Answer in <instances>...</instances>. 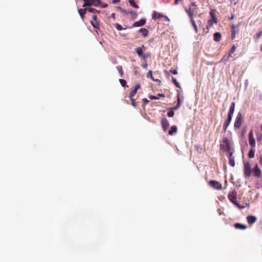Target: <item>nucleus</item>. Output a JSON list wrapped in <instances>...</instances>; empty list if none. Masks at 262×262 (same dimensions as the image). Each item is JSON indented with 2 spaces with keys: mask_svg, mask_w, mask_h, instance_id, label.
<instances>
[{
  "mask_svg": "<svg viewBox=\"0 0 262 262\" xmlns=\"http://www.w3.org/2000/svg\"><path fill=\"white\" fill-rule=\"evenodd\" d=\"M235 103L234 102H232L230 105L229 110L228 113V117L227 119L225 121L224 124H223V129L224 132H226L228 126L229 125L232 119V117L235 111Z\"/></svg>",
  "mask_w": 262,
  "mask_h": 262,
  "instance_id": "obj_1",
  "label": "nucleus"
},
{
  "mask_svg": "<svg viewBox=\"0 0 262 262\" xmlns=\"http://www.w3.org/2000/svg\"><path fill=\"white\" fill-rule=\"evenodd\" d=\"M220 149L227 152L231 151V144L227 138L223 139L222 143L220 144Z\"/></svg>",
  "mask_w": 262,
  "mask_h": 262,
  "instance_id": "obj_2",
  "label": "nucleus"
},
{
  "mask_svg": "<svg viewBox=\"0 0 262 262\" xmlns=\"http://www.w3.org/2000/svg\"><path fill=\"white\" fill-rule=\"evenodd\" d=\"M84 3L83 4L82 7H85L87 6H94L95 7H98L101 4L100 0H82Z\"/></svg>",
  "mask_w": 262,
  "mask_h": 262,
  "instance_id": "obj_3",
  "label": "nucleus"
},
{
  "mask_svg": "<svg viewBox=\"0 0 262 262\" xmlns=\"http://www.w3.org/2000/svg\"><path fill=\"white\" fill-rule=\"evenodd\" d=\"M243 117L241 113H238L236 117V119L234 124V127L235 128L238 129L241 127V125L243 122Z\"/></svg>",
  "mask_w": 262,
  "mask_h": 262,
  "instance_id": "obj_4",
  "label": "nucleus"
},
{
  "mask_svg": "<svg viewBox=\"0 0 262 262\" xmlns=\"http://www.w3.org/2000/svg\"><path fill=\"white\" fill-rule=\"evenodd\" d=\"M244 173L246 178H248L251 174V164L249 162L244 163Z\"/></svg>",
  "mask_w": 262,
  "mask_h": 262,
  "instance_id": "obj_5",
  "label": "nucleus"
},
{
  "mask_svg": "<svg viewBox=\"0 0 262 262\" xmlns=\"http://www.w3.org/2000/svg\"><path fill=\"white\" fill-rule=\"evenodd\" d=\"M208 185L216 190H222L223 188L221 183L215 180H210L208 182Z\"/></svg>",
  "mask_w": 262,
  "mask_h": 262,
  "instance_id": "obj_6",
  "label": "nucleus"
},
{
  "mask_svg": "<svg viewBox=\"0 0 262 262\" xmlns=\"http://www.w3.org/2000/svg\"><path fill=\"white\" fill-rule=\"evenodd\" d=\"M248 136L249 145L252 148H254L255 147L256 144L255 138L253 136V132L252 129L250 130Z\"/></svg>",
  "mask_w": 262,
  "mask_h": 262,
  "instance_id": "obj_7",
  "label": "nucleus"
},
{
  "mask_svg": "<svg viewBox=\"0 0 262 262\" xmlns=\"http://www.w3.org/2000/svg\"><path fill=\"white\" fill-rule=\"evenodd\" d=\"M236 196L237 192L235 190L230 191L228 195V198L229 200L234 204H236Z\"/></svg>",
  "mask_w": 262,
  "mask_h": 262,
  "instance_id": "obj_8",
  "label": "nucleus"
},
{
  "mask_svg": "<svg viewBox=\"0 0 262 262\" xmlns=\"http://www.w3.org/2000/svg\"><path fill=\"white\" fill-rule=\"evenodd\" d=\"M140 88H141V86H140V84H136L134 88L132 90L131 92H130L129 96V98H132V97H134V96L136 94L138 90L140 89Z\"/></svg>",
  "mask_w": 262,
  "mask_h": 262,
  "instance_id": "obj_9",
  "label": "nucleus"
},
{
  "mask_svg": "<svg viewBox=\"0 0 262 262\" xmlns=\"http://www.w3.org/2000/svg\"><path fill=\"white\" fill-rule=\"evenodd\" d=\"M144 46H142L141 47L137 48L136 50V53L138 54L139 57H142L143 59H145L146 58V56L145 55H143V48H144Z\"/></svg>",
  "mask_w": 262,
  "mask_h": 262,
  "instance_id": "obj_10",
  "label": "nucleus"
},
{
  "mask_svg": "<svg viewBox=\"0 0 262 262\" xmlns=\"http://www.w3.org/2000/svg\"><path fill=\"white\" fill-rule=\"evenodd\" d=\"M93 21H91V24L93 26V27L95 28H98L99 26V23L97 21V17L96 15H93L92 16Z\"/></svg>",
  "mask_w": 262,
  "mask_h": 262,
  "instance_id": "obj_11",
  "label": "nucleus"
},
{
  "mask_svg": "<svg viewBox=\"0 0 262 262\" xmlns=\"http://www.w3.org/2000/svg\"><path fill=\"white\" fill-rule=\"evenodd\" d=\"M253 171L254 176L258 177V178H259L261 176V170H260V168L258 167L257 164L255 165Z\"/></svg>",
  "mask_w": 262,
  "mask_h": 262,
  "instance_id": "obj_12",
  "label": "nucleus"
},
{
  "mask_svg": "<svg viewBox=\"0 0 262 262\" xmlns=\"http://www.w3.org/2000/svg\"><path fill=\"white\" fill-rule=\"evenodd\" d=\"M228 153L229 154V164L231 166L234 167L235 166V161L234 158L233 156V152L230 151L228 152Z\"/></svg>",
  "mask_w": 262,
  "mask_h": 262,
  "instance_id": "obj_13",
  "label": "nucleus"
},
{
  "mask_svg": "<svg viewBox=\"0 0 262 262\" xmlns=\"http://www.w3.org/2000/svg\"><path fill=\"white\" fill-rule=\"evenodd\" d=\"M247 220L249 224L252 225L256 222L257 218L253 215H248Z\"/></svg>",
  "mask_w": 262,
  "mask_h": 262,
  "instance_id": "obj_14",
  "label": "nucleus"
},
{
  "mask_svg": "<svg viewBox=\"0 0 262 262\" xmlns=\"http://www.w3.org/2000/svg\"><path fill=\"white\" fill-rule=\"evenodd\" d=\"M234 227L235 228L240 230H245L247 228V226L246 225L238 223H235L234 224Z\"/></svg>",
  "mask_w": 262,
  "mask_h": 262,
  "instance_id": "obj_15",
  "label": "nucleus"
},
{
  "mask_svg": "<svg viewBox=\"0 0 262 262\" xmlns=\"http://www.w3.org/2000/svg\"><path fill=\"white\" fill-rule=\"evenodd\" d=\"M145 23V19H141L139 21H136L133 24V27H140L144 25Z\"/></svg>",
  "mask_w": 262,
  "mask_h": 262,
  "instance_id": "obj_16",
  "label": "nucleus"
},
{
  "mask_svg": "<svg viewBox=\"0 0 262 262\" xmlns=\"http://www.w3.org/2000/svg\"><path fill=\"white\" fill-rule=\"evenodd\" d=\"M221 34L219 32H216L213 35V39L215 41H220L221 39Z\"/></svg>",
  "mask_w": 262,
  "mask_h": 262,
  "instance_id": "obj_17",
  "label": "nucleus"
},
{
  "mask_svg": "<svg viewBox=\"0 0 262 262\" xmlns=\"http://www.w3.org/2000/svg\"><path fill=\"white\" fill-rule=\"evenodd\" d=\"M236 50V47L235 45H233L232 48H231L230 49V52L229 53V54L228 55V56H227V58L226 59H225V60H228L229 58L231 56V54H233L235 51Z\"/></svg>",
  "mask_w": 262,
  "mask_h": 262,
  "instance_id": "obj_18",
  "label": "nucleus"
},
{
  "mask_svg": "<svg viewBox=\"0 0 262 262\" xmlns=\"http://www.w3.org/2000/svg\"><path fill=\"white\" fill-rule=\"evenodd\" d=\"M177 127L176 125H173L171 127L170 129L168 131V134L169 135H172L174 133L177 132Z\"/></svg>",
  "mask_w": 262,
  "mask_h": 262,
  "instance_id": "obj_19",
  "label": "nucleus"
},
{
  "mask_svg": "<svg viewBox=\"0 0 262 262\" xmlns=\"http://www.w3.org/2000/svg\"><path fill=\"white\" fill-rule=\"evenodd\" d=\"M86 10H87V9H86V8H85V9H79L78 10V13H79V15H80V16H81V18L82 19H83L84 18V14L86 13Z\"/></svg>",
  "mask_w": 262,
  "mask_h": 262,
  "instance_id": "obj_20",
  "label": "nucleus"
},
{
  "mask_svg": "<svg viewBox=\"0 0 262 262\" xmlns=\"http://www.w3.org/2000/svg\"><path fill=\"white\" fill-rule=\"evenodd\" d=\"M184 100V96L183 95H181L180 94H178L177 95V103H180V105L182 104Z\"/></svg>",
  "mask_w": 262,
  "mask_h": 262,
  "instance_id": "obj_21",
  "label": "nucleus"
},
{
  "mask_svg": "<svg viewBox=\"0 0 262 262\" xmlns=\"http://www.w3.org/2000/svg\"><path fill=\"white\" fill-rule=\"evenodd\" d=\"M187 14L190 17V20L193 19V13L191 10L190 8L185 9Z\"/></svg>",
  "mask_w": 262,
  "mask_h": 262,
  "instance_id": "obj_22",
  "label": "nucleus"
},
{
  "mask_svg": "<svg viewBox=\"0 0 262 262\" xmlns=\"http://www.w3.org/2000/svg\"><path fill=\"white\" fill-rule=\"evenodd\" d=\"M162 16H163L161 14V13L156 12V11L154 12V13L152 14V18L155 19H157V18H161Z\"/></svg>",
  "mask_w": 262,
  "mask_h": 262,
  "instance_id": "obj_23",
  "label": "nucleus"
},
{
  "mask_svg": "<svg viewBox=\"0 0 262 262\" xmlns=\"http://www.w3.org/2000/svg\"><path fill=\"white\" fill-rule=\"evenodd\" d=\"M253 148H252V149H251L249 152L248 157L249 158H253L254 157L255 150Z\"/></svg>",
  "mask_w": 262,
  "mask_h": 262,
  "instance_id": "obj_24",
  "label": "nucleus"
},
{
  "mask_svg": "<svg viewBox=\"0 0 262 262\" xmlns=\"http://www.w3.org/2000/svg\"><path fill=\"white\" fill-rule=\"evenodd\" d=\"M139 31L140 32L142 33L144 36H147L148 33V30L145 28H141L139 30Z\"/></svg>",
  "mask_w": 262,
  "mask_h": 262,
  "instance_id": "obj_25",
  "label": "nucleus"
},
{
  "mask_svg": "<svg viewBox=\"0 0 262 262\" xmlns=\"http://www.w3.org/2000/svg\"><path fill=\"white\" fill-rule=\"evenodd\" d=\"M231 29H232L231 38L232 40H233L235 37V26L234 25H232Z\"/></svg>",
  "mask_w": 262,
  "mask_h": 262,
  "instance_id": "obj_26",
  "label": "nucleus"
},
{
  "mask_svg": "<svg viewBox=\"0 0 262 262\" xmlns=\"http://www.w3.org/2000/svg\"><path fill=\"white\" fill-rule=\"evenodd\" d=\"M128 2L131 6L135 8H138L139 6L137 4H136L135 1L134 0H129Z\"/></svg>",
  "mask_w": 262,
  "mask_h": 262,
  "instance_id": "obj_27",
  "label": "nucleus"
},
{
  "mask_svg": "<svg viewBox=\"0 0 262 262\" xmlns=\"http://www.w3.org/2000/svg\"><path fill=\"white\" fill-rule=\"evenodd\" d=\"M190 21H191V24H192V26H193V27L194 28L195 32L196 33H197L198 32V27H197V26H196V25L195 24V22L194 19L191 20Z\"/></svg>",
  "mask_w": 262,
  "mask_h": 262,
  "instance_id": "obj_28",
  "label": "nucleus"
},
{
  "mask_svg": "<svg viewBox=\"0 0 262 262\" xmlns=\"http://www.w3.org/2000/svg\"><path fill=\"white\" fill-rule=\"evenodd\" d=\"M172 81L173 82V83L174 84V85H176V86L177 88H180V84L177 81V79L174 77H172Z\"/></svg>",
  "mask_w": 262,
  "mask_h": 262,
  "instance_id": "obj_29",
  "label": "nucleus"
},
{
  "mask_svg": "<svg viewBox=\"0 0 262 262\" xmlns=\"http://www.w3.org/2000/svg\"><path fill=\"white\" fill-rule=\"evenodd\" d=\"M119 82L123 87H128V86L126 85V82L124 79H120Z\"/></svg>",
  "mask_w": 262,
  "mask_h": 262,
  "instance_id": "obj_30",
  "label": "nucleus"
},
{
  "mask_svg": "<svg viewBox=\"0 0 262 262\" xmlns=\"http://www.w3.org/2000/svg\"><path fill=\"white\" fill-rule=\"evenodd\" d=\"M174 112L172 108H170L169 112L167 113V116L169 117H172L174 116Z\"/></svg>",
  "mask_w": 262,
  "mask_h": 262,
  "instance_id": "obj_31",
  "label": "nucleus"
},
{
  "mask_svg": "<svg viewBox=\"0 0 262 262\" xmlns=\"http://www.w3.org/2000/svg\"><path fill=\"white\" fill-rule=\"evenodd\" d=\"M256 139L258 142H260L262 141V133L257 134Z\"/></svg>",
  "mask_w": 262,
  "mask_h": 262,
  "instance_id": "obj_32",
  "label": "nucleus"
},
{
  "mask_svg": "<svg viewBox=\"0 0 262 262\" xmlns=\"http://www.w3.org/2000/svg\"><path fill=\"white\" fill-rule=\"evenodd\" d=\"M117 69L118 70V72H119V74L122 76V75L123 74V70H122V66H118L117 67Z\"/></svg>",
  "mask_w": 262,
  "mask_h": 262,
  "instance_id": "obj_33",
  "label": "nucleus"
},
{
  "mask_svg": "<svg viewBox=\"0 0 262 262\" xmlns=\"http://www.w3.org/2000/svg\"><path fill=\"white\" fill-rule=\"evenodd\" d=\"M126 14H130V15H133L134 17H136L137 16V13L133 11H125Z\"/></svg>",
  "mask_w": 262,
  "mask_h": 262,
  "instance_id": "obj_34",
  "label": "nucleus"
},
{
  "mask_svg": "<svg viewBox=\"0 0 262 262\" xmlns=\"http://www.w3.org/2000/svg\"><path fill=\"white\" fill-rule=\"evenodd\" d=\"M87 10L86 11H88V12H92V13H95V12H98L97 11L96 9H94V8H86Z\"/></svg>",
  "mask_w": 262,
  "mask_h": 262,
  "instance_id": "obj_35",
  "label": "nucleus"
},
{
  "mask_svg": "<svg viewBox=\"0 0 262 262\" xmlns=\"http://www.w3.org/2000/svg\"><path fill=\"white\" fill-rule=\"evenodd\" d=\"M115 26L118 31H121L123 29L122 26L119 24H115Z\"/></svg>",
  "mask_w": 262,
  "mask_h": 262,
  "instance_id": "obj_36",
  "label": "nucleus"
},
{
  "mask_svg": "<svg viewBox=\"0 0 262 262\" xmlns=\"http://www.w3.org/2000/svg\"><path fill=\"white\" fill-rule=\"evenodd\" d=\"M131 102H132V105L134 106V107L136 106V103L135 101V100L132 97V98H129Z\"/></svg>",
  "mask_w": 262,
  "mask_h": 262,
  "instance_id": "obj_37",
  "label": "nucleus"
},
{
  "mask_svg": "<svg viewBox=\"0 0 262 262\" xmlns=\"http://www.w3.org/2000/svg\"><path fill=\"white\" fill-rule=\"evenodd\" d=\"M195 149L199 152L202 150V147L200 145H195Z\"/></svg>",
  "mask_w": 262,
  "mask_h": 262,
  "instance_id": "obj_38",
  "label": "nucleus"
},
{
  "mask_svg": "<svg viewBox=\"0 0 262 262\" xmlns=\"http://www.w3.org/2000/svg\"><path fill=\"white\" fill-rule=\"evenodd\" d=\"M147 78H149V77H151L152 79H153L152 78V72L151 71H149L147 74Z\"/></svg>",
  "mask_w": 262,
  "mask_h": 262,
  "instance_id": "obj_39",
  "label": "nucleus"
},
{
  "mask_svg": "<svg viewBox=\"0 0 262 262\" xmlns=\"http://www.w3.org/2000/svg\"><path fill=\"white\" fill-rule=\"evenodd\" d=\"M262 36V31L258 32V33L256 34V38L258 39Z\"/></svg>",
  "mask_w": 262,
  "mask_h": 262,
  "instance_id": "obj_40",
  "label": "nucleus"
},
{
  "mask_svg": "<svg viewBox=\"0 0 262 262\" xmlns=\"http://www.w3.org/2000/svg\"><path fill=\"white\" fill-rule=\"evenodd\" d=\"M181 105L180 104V103H177V104L176 106L171 108L173 110H178L181 106Z\"/></svg>",
  "mask_w": 262,
  "mask_h": 262,
  "instance_id": "obj_41",
  "label": "nucleus"
},
{
  "mask_svg": "<svg viewBox=\"0 0 262 262\" xmlns=\"http://www.w3.org/2000/svg\"><path fill=\"white\" fill-rule=\"evenodd\" d=\"M212 17V20L213 21V23L214 24H217V18H216L215 16H213Z\"/></svg>",
  "mask_w": 262,
  "mask_h": 262,
  "instance_id": "obj_42",
  "label": "nucleus"
},
{
  "mask_svg": "<svg viewBox=\"0 0 262 262\" xmlns=\"http://www.w3.org/2000/svg\"><path fill=\"white\" fill-rule=\"evenodd\" d=\"M149 98H150V99L151 100H155V99H159V98L157 96H152V95H150L149 96Z\"/></svg>",
  "mask_w": 262,
  "mask_h": 262,
  "instance_id": "obj_43",
  "label": "nucleus"
},
{
  "mask_svg": "<svg viewBox=\"0 0 262 262\" xmlns=\"http://www.w3.org/2000/svg\"><path fill=\"white\" fill-rule=\"evenodd\" d=\"M164 123H165V128H166V126L168 127L169 124V123L168 122V121L165 118V122H164Z\"/></svg>",
  "mask_w": 262,
  "mask_h": 262,
  "instance_id": "obj_44",
  "label": "nucleus"
},
{
  "mask_svg": "<svg viewBox=\"0 0 262 262\" xmlns=\"http://www.w3.org/2000/svg\"><path fill=\"white\" fill-rule=\"evenodd\" d=\"M170 72L174 75H177L178 74L177 70H171Z\"/></svg>",
  "mask_w": 262,
  "mask_h": 262,
  "instance_id": "obj_45",
  "label": "nucleus"
},
{
  "mask_svg": "<svg viewBox=\"0 0 262 262\" xmlns=\"http://www.w3.org/2000/svg\"><path fill=\"white\" fill-rule=\"evenodd\" d=\"M161 123L163 128L164 129V118H162L161 120Z\"/></svg>",
  "mask_w": 262,
  "mask_h": 262,
  "instance_id": "obj_46",
  "label": "nucleus"
},
{
  "mask_svg": "<svg viewBox=\"0 0 262 262\" xmlns=\"http://www.w3.org/2000/svg\"><path fill=\"white\" fill-rule=\"evenodd\" d=\"M213 23H212V20L211 19H209L208 20V25L210 26H212Z\"/></svg>",
  "mask_w": 262,
  "mask_h": 262,
  "instance_id": "obj_47",
  "label": "nucleus"
},
{
  "mask_svg": "<svg viewBox=\"0 0 262 262\" xmlns=\"http://www.w3.org/2000/svg\"><path fill=\"white\" fill-rule=\"evenodd\" d=\"M143 101L145 103H147L149 102V101L148 100H147L146 98H144L143 99Z\"/></svg>",
  "mask_w": 262,
  "mask_h": 262,
  "instance_id": "obj_48",
  "label": "nucleus"
},
{
  "mask_svg": "<svg viewBox=\"0 0 262 262\" xmlns=\"http://www.w3.org/2000/svg\"><path fill=\"white\" fill-rule=\"evenodd\" d=\"M142 67L143 68H146L147 67V64L146 63H143L142 64Z\"/></svg>",
  "mask_w": 262,
  "mask_h": 262,
  "instance_id": "obj_49",
  "label": "nucleus"
},
{
  "mask_svg": "<svg viewBox=\"0 0 262 262\" xmlns=\"http://www.w3.org/2000/svg\"><path fill=\"white\" fill-rule=\"evenodd\" d=\"M235 205L237 207H238L239 208H240V209H241V208H243V207L241 206H240V205H239L238 203H237V202H236V204H235Z\"/></svg>",
  "mask_w": 262,
  "mask_h": 262,
  "instance_id": "obj_50",
  "label": "nucleus"
},
{
  "mask_svg": "<svg viewBox=\"0 0 262 262\" xmlns=\"http://www.w3.org/2000/svg\"><path fill=\"white\" fill-rule=\"evenodd\" d=\"M164 18H165V22L166 21H169V18H168L166 16H164Z\"/></svg>",
  "mask_w": 262,
  "mask_h": 262,
  "instance_id": "obj_51",
  "label": "nucleus"
},
{
  "mask_svg": "<svg viewBox=\"0 0 262 262\" xmlns=\"http://www.w3.org/2000/svg\"><path fill=\"white\" fill-rule=\"evenodd\" d=\"M191 5L192 6H194V7H196V4H195V3H194V2H192V3H191Z\"/></svg>",
  "mask_w": 262,
  "mask_h": 262,
  "instance_id": "obj_52",
  "label": "nucleus"
},
{
  "mask_svg": "<svg viewBox=\"0 0 262 262\" xmlns=\"http://www.w3.org/2000/svg\"><path fill=\"white\" fill-rule=\"evenodd\" d=\"M210 15L211 16V17H212L213 16H215V15H214V13H213V11H211V12H210Z\"/></svg>",
  "mask_w": 262,
  "mask_h": 262,
  "instance_id": "obj_53",
  "label": "nucleus"
},
{
  "mask_svg": "<svg viewBox=\"0 0 262 262\" xmlns=\"http://www.w3.org/2000/svg\"><path fill=\"white\" fill-rule=\"evenodd\" d=\"M118 2H119V0H113V3L114 4H115V3H116Z\"/></svg>",
  "mask_w": 262,
  "mask_h": 262,
  "instance_id": "obj_54",
  "label": "nucleus"
},
{
  "mask_svg": "<svg viewBox=\"0 0 262 262\" xmlns=\"http://www.w3.org/2000/svg\"><path fill=\"white\" fill-rule=\"evenodd\" d=\"M260 163L262 165V157H260Z\"/></svg>",
  "mask_w": 262,
  "mask_h": 262,
  "instance_id": "obj_55",
  "label": "nucleus"
},
{
  "mask_svg": "<svg viewBox=\"0 0 262 262\" xmlns=\"http://www.w3.org/2000/svg\"><path fill=\"white\" fill-rule=\"evenodd\" d=\"M159 96H160V97H164V94H159Z\"/></svg>",
  "mask_w": 262,
  "mask_h": 262,
  "instance_id": "obj_56",
  "label": "nucleus"
},
{
  "mask_svg": "<svg viewBox=\"0 0 262 262\" xmlns=\"http://www.w3.org/2000/svg\"><path fill=\"white\" fill-rule=\"evenodd\" d=\"M107 5L106 4H105V5H103L102 6V7L105 8V7H107Z\"/></svg>",
  "mask_w": 262,
  "mask_h": 262,
  "instance_id": "obj_57",
  "label": "nucleus"
},
{
  "mask_svg": "<svg viewBox=\"0 0 262 262\" xmlns=\"http://www.w3.org/2000/svg\"><path fill=\"white\" fill-rule=\"evenodd\" d=\"M260 130L262 131V123H261V126L260 127Z\"/></svg>",
  "mask_w": 262,
  "mask_h": 262,
  "instance_id": "obj_58",
  "label": "nucleus"
}]
</instances>
